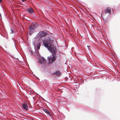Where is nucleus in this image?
<instances>
[{
	"label": "nucleus",
	"instance_id": "nucleus-1",
	"mask_svg": "<svg viewBox=\"0 0 120 120\" xmlns=\"http://www.w3.org/2000/svg\"><path fill=\"white\" fill-rule=\"evenodd\" d=\"M52 51H50L53 57L51 58V56H49L48 57V59L49 61V63L51 64L53 63L56 60V49L55 48L54 50H53Z\"/></svg>",
	"mask_w": 120,
	"mask_h": 120
},
{
	"label": "nucleus",
	"instance_id": "nucleus-2",
	"mask_svg": "<svg viewBox=\"0 0 120 120\" xmlns=\"http://www.w3.org/2000/svg\"><path fill=\"white\" fill-rule=\"evenodd\" d=\"M37 25V24L34 22L30 26L29 32V34L30 35H31L35 32Z\"/></svg>",
	"mask_w": 120,
	"mask_h": 120
},
{
	"label": "nucleus",
	"instance_id": "nucleus-16",
	"mask_svg": "<svg viewBox=\"0 0 120 120\" xmlns=\"http://www.w3.org/2000/svg\"><path fill=\"white\" fill-rule=\"evenodd\" d=\"M87 47H88V46H87Z\"/></svg>",
	"mask_w": 120,
	"mask_h": 120
},
{
	"label": "nucleus",
	"instance_id": "nucleus-10",
	"mask_svg": "<svg viewBox=\"0 0 120 120\" xmlns=\"http://www.w3.org/2000/svg\"><path fill=\"white\" fill-rule=\"evenodd\" d=\"M42 110L45 113H46L47 114H48L49 113V111L47 110V109H42Z\"/></svg>",
	"mask_w": 120,
	"mask_h": 120
},
{
	"label": "nucleus",
	"instance_id": "nucleus-15",
	"mask_svg": "<svg viewBox=\"0 0 120 120\" xmlns=\"http://www.w3.org/2000/svg\"><path fill=\"white\" fill-rule=\"evenodd\" d=\"M3 0H0V3H1Z\"/></svg>",
	"mask_w": 120,
	"mask_h": 120
},
{
	"label": "nucleus",
	"instance_id": "nucleus-6",
	"mask_svg": "<svg viewBox=\"0 0 120 120\" xmlns=\"http://www.w3.org/2000/svg\"><path fill=\"white\" fill-rule=\"evenodd\" d=\"M39 62L41 63L44 64L45 63L46 61L44 58H41L39 60Z\"/></svg>",
	"mask_w": 120,
	"mask_h": 120
},
{
	"label": "nucleus",
	"instance_id": "nucleus-8",
	"mask_svg": "<svg viewBox=\"0 0 120 120\" xmlns=\"http://www.w3.org/2000/svg\"><path fill=\"white\" fill-rule=\"evenodd\" d=\"M27 105L26 104H23L22 105V108L26 110H28Z\"/></svg>",
	"mask_w": 120,
	"mask_h": 120
},
{
	"label": "nucleus",
	"instance_id": "nucleus-3",
	"mask_svg": "<svg viewBox=\"0 0 120 120\" xmlns=\"http://www.w3.org/2000/svg\"><path fill=\"white\" fill-rule=\"evenodd\" d=\"M43 44L44 46L46 47H47L48 49L50 51H52L53 50H54L53 47V48H52V45H51L50 43H49L47 40H44L43 41Z\"/></svg>",
	"mask_w": 120,
	"mask_h": 120
},
{
	"label": "nucleus",
	"instance_id": "nucleus-5",
	"mask_svg": "<svg viewBox=\"0 0 120 120\" xmlns=\"http://www.w3.org/2000/svg\"><path fill=\"white\" fill-rule=\"evenodd\" d=\"M111 10L110 8L108 7H107L105 10L104 13L105 14L109 13V14L110 15L111 14Z\"/></svg>",
	"mask_w": 120,
	"mask_h": 120
},
{
	"label": "nucleus",
	"instance_id": "nucleus-7",
	"mask_svg": "<svg viewBox=\"0 0 120 120\" xmlns=\"http://www.w3.org/2000/svg\"><path fill=\"white\" fill-rule=\"evenodd\" d=\"M27 11L30 13H32L34 12V10L32 8H29L27 9Z\"/></svg>",
	"mask_w": 120,
	"mask_h": 120
},
{
	"label": "nucleus",
	"instance_id": "nucleus-4",
	"mask_svg": "<svg viewBox=\"0 0 120 120\" xmlns=\"http://www.w3.org/2000/svg\"><path fill=\"white\" fill-rule=\"evenodd\" d=\"M48 34V33H47L45 32L44 31H41L39 32L38 33V35L37 38H40V39L41 38V37L43 36H45L47 35Z\"/></svg>",
	"mask_w": 120,
	"mask_h": 120
},
{
	"label": "nucleus",
	"instance_id": "nucleus-14",
	"mask_svg": "<svg viewBox=\"0 0 120 120\" xmlns=\"http://www.w3.org/2000/svg\"><path fill=\"white\" fill-rule=\"evenodd\" d=\"M26 0H22L21 1L22 2H24L25 1H26Z\"/></svg>",
	"mask_w": 120,
	"mask_h": 120
},
{
	"label": "nucleus",
	"instance_id": "nucleus-9",
	"mask_svg": "<svg viewBox=\"0 0 120 120\" xmlns=\"http://www.w3.org/2000/svg\"><path fill=\"white\" fill-rule=\"evenodd\" d=\"M54 74L56 75L57 76H59L61 74V73L59 71H57L54 73Z\"/></svg>",
	"mask_w": 120,
	"mask_h": 120
},
{
	"label": "nucleus",
	"instance_id": "nucleus-11",
	"mask_svg": "<svg viewBox=\"0 0 120 120\" xmlns=\"http://www.w3.org/2000/svg\"><path fill=\"white\" fill-rule=\"evenodd\" d=\"M41 46V44L40 43L38 44L37 45V48L38 49H39Z\"/></svg>",
	"mask_w": 120,
	"mask_h": 120
},
{
	"label": "nucleus",
	"instance_id": "nucleus-13",
	"mask_svg": "<svg viewBox=\"0 0 120 120\" xmlns=\"http://www.w3.org/2000/svg\"><path fill=\"white\" fill-rule=\"evenodd\" d=\"M14 31L12 29H11V31L10 33H14Z\"/></svg>",
	"mask_w": 120,
	"mask_h": 120
},
{
	"label": "nucleus",
	"instance_id": "nucleus-12",
	"mask_svg": "<svg viewBox=\"0 0 120 120\" xmlns=\"http://www.w3.org/2000/svg\"><path fill=\"white\" fill-rule=\"evenodd\" d=\"M48 114L50 117H52V116L53 114L50 112H49V113Z\"/></svg>",
	"mask_w": 120,
	"mask_h": 120
}]
</instances>
